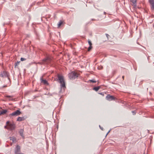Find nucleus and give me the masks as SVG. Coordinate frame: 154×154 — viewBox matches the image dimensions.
<instances>
[{
	"label": "nucleus",
	"instance_id": "1",
	"mask_svg": "<svg viewBox=\"0 0 154 154\" xmlns=\"http://www.w3.org/2000/svg\"><path fill=\"white\" fill-rule=\"evenodd\" d=\"M57 78H56L55 80L58 81L60 83L61 87L65 88V83L63 76L62 75L58 74L57 75Z\"/></svg>",
	"mask_w": 154,
	"mask_h": 154
},
{
	"label": "nucleus",
	"instance_id": "2",
	"mask_svg": "<svg viewBox=\"0 0 154 154\" xmlns=\"http://www.w3.org/2000/svg\"><path fill=\"white\" fill-rule=\"evenodd\" d=\"M51 57L49 56H48L42 60V61L39 63L40 64H48L51 62Z\"/></svg>",
	"mask_w": 154,
	"mask_h": 154
},
{
	"label": "nucleus",
	"instance_id": "3",
	"mask_svg": "<svg viewBox=\"0 0 154 154\" xmlns=\"http://www.w3.org/2000/svg\"><path fill=\"white\" fill-rule=\"evenodd\" d=\"M6 124L8 125L9 127V130L11 131H12L15 129L16 126L15 124L14 123H10L9 121H7L6 122Z\"/></svg>",
	"mask_w": 154,
	"mask_h": 154
},
{
	"label": "nucleus",
	"instance_id": "4",
	"mask_svg": "<svg viewBox=\"0 0 154 154\" xmlns=\"http://www.w3.org/2000/svg\"><path fill=\"white\" fill-rule=\"evenodd\" d=\"M79 75V74L76 72H72L68 75L69 79H73L77 78Z\"/></svg>",
	"mask_w": 154,
	"mask_h": 154
},
{
	"label": "nucleus",
	"instance_id": "5",
	"mask_svg": "<svg viewBox=\"0 0 154 154\" xmlns=\"http://www.w3.org/2000/svg\"><path fill=\"white\" fill-rule=\"evenodd\" d=\"M21 114V112L20 110H17L15 111L10 114L9 116H17L20 115Z\"/></svg>",
	"mask_w": 154,
	"mask_h": 154
},
{
	"label": "nucleus",
	"instance_id": "6",
	"mask_svg": "<svg viewBox=\"0 0 154 154\" xmlns=\"http://www.w3.org/2000/svg\"><path fill=\"white\" fill-rule=\"evenodd\" d=\"M106 99L107 100L110 101L113 100H115V97L112 96L110 95L109 94H108L106 97Z\"/></svg>",
	"mask_w": 154,
	"mask_h": 154
},
{
	"label": "nucleus",
	"instance_id": "7",
	"mask_svg": "<svg viewBox=\"0 0 154 154\" xmlns=\"http://www.w3.org/2000/svg\"><path fill=\"white\" fill-rule=\"evenodd\" d=\"M8 76L7 72L5 71H3L0 74V77L4 78L7 77Z\"/></svg>",
	"mask_w": 154,
	"mask_h": 154
},
{
	"label": "nucleus",
	"instance_id": "8",
	"mask_svg": "<svg viewBox=\"0 0 154 154\" xmlns=\"http://www.w3.org/2000/svg\"><path fill=\"white\" fill-rule=\"evenodd\" d=\"M20 148L19 146L17 145L15 149L14 153H17L20 152Z\"/></svg>",
	"mask_w": 154,
	"mask_h": 154
},
{
	"label": "nucleus",
	"instance_id": "9",
	"mask_svg": "<svg viewBox=\"0 0 154 154\" xmlns=\"http://www.w3.org/2000/svg\"><path fill=\"white\" fill-rule=\"evenodd\" d=\"M149 2L150 4L151 9H154V0H149Z\"/></svg>",
	"mask_w": 154,
	"mask_h": 154
},
{
	"label": "nucleus",
	"instance_id": "10",
	"mask_svg": "<svg viewBox=\"0 0 154 154\" xmlns=\"http://www.w3.org/2000/svg\"><path fill=\"white\" fill-rule=\"evenodd\" d=\"M40 79L41 81V82L43 83L45 85H48V83L45 80H43L42 79V77Z\"/></svg>",
	"mask_w": 154,
	"mask_h": 154
},
{
	"label": "nucleus",
	"instance_id": "11",
	"mask_svg": "<svg viewBox=\"0 0 154 154\" xmlns=\"http://www.w3.org/2000/svg\"><path fill=\"white\" fill-rule=\"evenodd\" d=\"M19 133L20 134V135H21V136H22L24 138V137L23 136V130L22 129H20L19 131Z\"/></svg>",
	"mask_w": 154,
	"mask_h": 154
},
{
	"label": "nucleus",
	"instance_id": "12",
	"mask_svg": "<svg viewBox=\"0 0 154 154\" xmlns=\"http://www.w3.org/2000/svg\"><path fill=\"white\" fill-rule=\"evenodd\" d=\"M7 111L8 110L6 109L3 110L1 111L0 112V116L5 114L7 112Z\"/></svg>",
	"mask_w": 154,
	"mask_h": 154
},
{
	"label": "nucleus",
	"instance_id": "13",
	"mask_svg": "<svg viewBox=\"0 0 154 154\" xmlns=\"http://www.w3.org/2000/svg\"><path fill=\"white\" fill-rule=\"evenodd\" d=\"M24 119L25 118L24 117H19L17 119V121H21L24 120Z\"/></svg>",
	"mask_w": 154,
	"mask_h": 154
},
{
	"label": "nucleus",
	"instance_id": "14",
	"mask_svg": "<svg viewBox=\"0 0 154 154\" xmlns=\"http://www.w3.org/2000/svg\"><path fill=\"white\" fill-rule=\"evenodd\" d=\"M133 6V8L135 7V0H129Z\"/></svg>",
	"mask_w": 154,
	"mask_h": 154
},
{
	"label": "nucleus",
	"instance_id": "15",
	"mask_svg": "<svg viewBox=\"0 0 154 154\" xmlns=\"http://www.w3.org/2000/svg\"><path fill=\"white\" fill-rule=\"evenodd\" d=\"M100 88V86H99L97 87H95L93 88V90L95 91H97Z\"/></svg>",
	"mask_w": 154,
	"mask_h": 154
},
{
	"label": "nucleus",
	"instance_id": "16",
	"mask_svg": "<svg viewBox=\"0 0 154 154\" xmlns=\"http://www.w3.org/2000/svg\"><path fill=\"white\" fill-rule=\"evenodd\" d=\"M10 140L12 141V142H16V139L14 137H12L11 138Z\"/></svg>",
	"mask_w": 154,
	"mask_h": 154
},
{
	"label": "nucleus",
	"instance_id": "17",
	"mask_svg": "<svg viewBox=\"0 0 154 154\" xmlns=\"http://www.w3.org/2000/svg\"><path fill=\"white\" fill-rule=\"evenodd\" d=\"M63 23V22L61 20L60 21L58 24V26L59 27Z\"/></svg>",
	"mask_w": 154,
	"mask_h": 154
},
{
	"label": "nucleus",
	"instance_id": "18",
	"mask_svg": "<svg viewBox=\"0 0 154 154\" xmlns=\"http://www.w3.org/2000/svg\"><path fill=\"white\" fill-rule=\"evenodd\" d=\"M7 97H8V98H9V100H13V99L12 98V96H8V95H7L6 96Z\"/></svg>",
	"mask_w": 154,
	"mask_h": 154
},
{
	"label": "nucleus",
	"instance_id": "19",
	"mask_svg": "<svg viewBox=\"0 0 154 154\" xmlns=\"http://www.w3.org/2000/svg\"><path fill=\"white\" fill-rule=\"evenodd\" d=\"M20 62V61H17V62L15 64V67H16L17 66L19 65Z\"/></svg>",
	"mask_w": 154,
	"mask_h": 154
},
{
	"label": "nucleus",
	"instance_id": "20",
	"mask_svg": "<svg viewBox=\"0 0 154 154\" xmlns=\"http://www.w3.org/2000/svg\"><path fill=\"white\" fill-rule=\"evenodd\" d=\"M92 48V47L91 46H89V47H88V51H90V50Z\"/></svg>",
	"mask_w": 154,
	"mask_h": 154
},
{
	"label": "nucleus",
	"instance_id": "21",
	"mask_svg": "<svg viewBox=\"0 0 154 154\" xmlns=\"http://www.w3.org/2000/svg\"><path fill=\"white\" fill-rule=\"evenodd\" d=\"M88 44L90 46H91L92 45V44L91 42V41L90 40H88Z\"/></svg>",
	"mask_w": 154,
	"mask_h": 154
},
{
	"label": "nucleus",
	"instance_id": "22",
	"mask_svg": "<svg viewBox=\"0 0 154 154\" xmlns=\"http://www.w3.org/2000/svg\"><path fill=\"white\" fill-rule=\"evenodd\" d=\"M7 126H8V125H7V124H6V125L4 126V128L5 129H9V127H8Z\"/></svg>",
	"mask_w": 154,
	"mask_h": 154
},
{
	"label": "nucleus",
	"instance_id": "23",
	"mask_svg": "<svg viewBox=\"0 0 154 154\" xmlns=\"http://www.w3.org/2000/svg\"><path fill=\"white\" fill-rule=\"evenodd\" d=\"M26 60V59L25 58H21L20 59V60L21 61H23L25 60Z\"/></svg>",
	"mask_w": 154,
	"mask_h": 154
},
{
	"label": "nucleus",
	"instance_id": "24",
	"mask_svg": "<svg viewBox=\"0 0 154 154\" xmlns=\"http://www.w3.org/2000/svg\"><path fill=\"white\" fill-rule=\"evenodd\" d=\"M90 81L91 82H92V83H95L96 82V81L93 80H90Z\"/></svg>",
	"mask_w": 154,
	"mask_h": 154
},
{
	"label": "nucleus",
	"instance_id": "25",
	"mask_svg": "<svg viewBox=\"0 0 154 154\" xmlns=\"http://www.w3.org/2000/svg\"><path fill=\"white\" fill-rule=\"evenodd\" d=\"M100 128V129L102 130H103V128H102V127H101L100 126V125H99V126Z\"/></svg>",
	"mask_w": 154,
	"mask_h": 154
},
{
	"label": "nucleus",
	"instance_id": "26",
	"mask_svg": "<svg viewBox=\"0 0 154 154\" xmlns=\"http://www.w3.org/2000/svg\"><path fill=\"white\" fill-rule=\"evenodd\" d=\"M106 37H107V38H108V37L109 36V35L108 34H106Z\"/></svg>",
	"mask_w": 154,
	"mask_h": 154
},
{
	"label": "nucleus",
	"instance_id": "27",
	"mask_svg": "<svg viewBox=\"0 0 154 154\" xmlns=\"http://www.w3.org/2000/svg\"><path fill=\"white\" fill-rule=\"evenodd\" d=\"M15 154H23L22 153L18 152V153H15Z\"/></svg>",
	"mask_w": 154,
	"mask_h": 154
},
{
	"label": "nucleus",
	"instance_id": "28",
	"mask_svg": "<svg viewBox=\"0 0 154 154\" xmlns=\"http://www.w3.org/2000/svg\"><path fill=\"white\" fill-rule=\"evenodd\" d=\"M110 130H109L108 132L107 133V134H106V135L108 134L109 132L110 131Z\"/></svg>",
	"mask_w": 154,
	"mask_h": 154
},
{
	"label": "nucleus",
	"instance_id": "29",
	"mask_svg": "<svg viewBox=\"0 0 154 154\" xmlns=\"http://www.w3.org/2000/svg\"><path fill=\"white\" fill-rule=\"evenodd\" d=\"M124 76H123L122 77V78L123 79H124Z\"/></svg>",
	"mask_w": 154,
	"mask_h": 154
},
{
	"label": "nucleus",
	"instance_id": "30",
	"mask_svg": "<svg viewBox=\"0 0 154 154\" xmlns=\"http://www.w3.org/2000/svg\"><path fill=\"white\" fill-rule=\"evenodd\" d=\"M6 86H3V88H4V87H5Z\"/></svg>",
	"mask_w": 154,
	"mask_h": 154
},
{
	"label": "nucleus",
	"instance_id": "31",
	"mask_svg": "<svg viewBox=\"0 0 154 154\" xmlns=\"http://www.w3.org/2000/svg\"><path fill=\"white\" fill-rule=\"evenodd\" d=\"M134 112V111H132V112Z\"/></svg>",
	"mask_w": 154,
	"mask_h": 154
},
{
	"label": "nucleus",
	"instance_id": "32",
	"mask_svg": "<svg viewBox=\"0 0 154 154\" xmlns=\"http://www.w3.org/2000/svg\"><path fill=\"white\" fill-rule=\"evenodd\" d=\"M103 68V67L102 66H101V68Z\"/></svg>",
	"mask_w": 154,
	"mask_h": 154
},
{
	"label": "nucleus",
	"instance_id": "33",
	"mask_svg": "<svg viewBox=\"0 0 154 154\" xmlns=\"http://www.w3.org/2000/svg\"><path fill=\"white\" fill-rule=\"evenodd\" d=\"M103 68V67L102 66H101V68Z\"/></svg>",
	"mask_w": 154,
	"mask_h": 154
},
{
	"label": "nucleus",
	"instance_id": "34",
	"mask_svg": "<svg viewBox=\"0 0 154 154\" xmlns=\"http://www.w3.org/2000/svg\"><path fill=\"white\" fill-rule=\"evenodd\" d=\"M100 94H102V93H100Z\"/></svg>",
	"mask_w": 154,
	"mask_h": 154
}]
</instances>
